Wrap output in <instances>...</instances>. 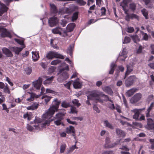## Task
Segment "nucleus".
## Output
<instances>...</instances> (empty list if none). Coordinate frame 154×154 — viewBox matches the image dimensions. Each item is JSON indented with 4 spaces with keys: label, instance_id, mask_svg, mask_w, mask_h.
I'll return each instance as SVG.
<instances>
[{
    "label": "nucleus",
    "instance_id": "obj_1",
    "mask_svg": "<svg viewBox=\"0 0 154 154\" xmlns=\"http://www.w3.org/2000/svg\"><path fill=\"white\" fill-rule=\"evenodd\" d=\"M45 120L44 122L42 121V120L38 117H36L35 120H34L35 125H31L29 124H27L26 127L27 129L30 131H32L35 129L37 130H39L42 128L45 127L46 125H48L50 124L51 121L48 120L47 119H44Z\"/></svg>",
    "mask_w": 154,
    "mask_h": 154
},
{
    "label": "nucleus",
    "instance_id": "obj_2",
    "mask_svg": "<svg viewBox=\"0 0 154 154\" xmlns=\"http://www.w3.org/2000/svg\"><path fill=\"white\" fill-rule=\"evenodd\" d=\"M60 101L57 99H55L53 101L54 105L51 106L50 108L46 111L45 113L43 114L42 116L43 119L50 120L51 122L54 119H50L52 116L54 114V112L57 111L58 109Z\"/></svg>",
    "mask_w": 154,
    "mask_h": 154
},
{
    "label": "nucleus",
    "instance_id": "obj_3",
    "mask_svg": "<svg viewBox=\"0 0 154 154\" xmlns=\"http://www.w3.org/2000/svg\"><path fill=\"white\" fill-rule=\"evenodd\" d=\"M104 97L105 101H109L113 103V101L109 99L107 95H105L103 92L97 90H94L90 92L88 96V99H91L92 98H95V99L98 101L102 102L103 101L100 98V97Z\"/></svg>",
    "mask_w": 154,
    "mask_h": 154
},
{
    "label": "nucleus",
    "instance_id": "obj_4",
    "mask_svg": "<svg viewBox=\"0 0 154 154\" xmlns=\"http://www.w3.org/2000/svg\"><path fill=\"white\" fill-rule=\"evenodd\" d=\"M69 70V66L66 64L65 67L61 69L60 70L59 72L60 74V77L58 78V80L60 82H61L68 79L69 75L67 72L65 70Z\"/></svg>",
    "mask_w": 154,
    "mask_h": 154
},
{
    "label": "nucleus",
    "instance_id": "obj_5",
    "mask_svg": "<svg viewBox=\"0 0 154 154\" xmlns=\"http://www.w3.org/2000/svg\"><path fill=\"white\" fill-rule=\"evenodd\" d=\"M105 143L104 145L105 148L108 149L112 148L119 144L120 143V140L116 141L114 143H111L110 138L109 137H106L105 139Z\"/></svg>",
    "mask_w": 154,
    "mask_h": 154
},
{
    "label": "nucleus",
    "instance_id": "obj_6",
    "mask_svg": "<svg viewBox=\"0 0 154 154\" xmlns=\"http://www.w3.org/2000/svg\"><path fill=\"white\" fill-rule=\"evenodd\" d=\"M46 57L48 59H52L54 58H60L63 59L64 58L63 55L54 51H50L48 53L46 56Z\"/></svg>",
    "mask_w": 154,
    "mask_h": 154
},
{
    "label": "nucleus",
    "instance_id": "obj_7",
    "mask_svg": "<svg viewBox=\"0 0 154 154\" xmlns=\"http://www.w3.org/2000/svg\"><path fill=\"white\" fill-rule=\"evenodd\" d=\"M0 35L2 37H8L11 38V35L10 32L7 29L3 28H0Z\"/></svg>",
    "mask_w": 154,
    "mask_h": 154
},
{
    "label": "nucleus",
    "instance_id": "obj_8",
    "mask_svg": "<svg viewBox=\"0 0 154 154\" xmlns=\"http://www.w3.org/2000/svg\"><path fill=\"white\" fill-rule=\"evenodd\" d=\"M145 128L149 130H154V122L152 119H147V125H146Z\"/></svg>",
    "mask_w": 154,
    "mask_h": 154
},
{
    "label": "nucleus",
    "instance_id": "obj_9",
    "mask_svg": "<svg viewBox=\"0 0 154 154\" xmlns=\"http://www.w3.org/2000/svg\"><path fill=\"white\" fill-rule=\"evenodd\" d=\"M135 79V77L134 76H130L125 81V85L126 86L129 87L132 85Z\"/></svg>",
    "mask_w": 154,
    "mask_h": 154
},
{
    "label": "nucleus",
    "instance_id": "obj_10",
    "mask_svg": "<svg viewBox=\"0 0 154 154\" xmlns=\"http://www.w3.org/2000/svg\"><path fill=\"white\" fill-rule=\"evenodd\" d=\"M142 94L140 93L136 94L131 99L130 102L132 103H134L139 101L142 97Z\"/></svg>",
    "mask_w": 154,
    "mask_h": 154
},
{
    "label": "nucleus",
    "instance_id": "obj_11",
    "mask_svg": "<svg viewBox=\"0 0 154 154\" xmlns=\"http://www.w3.org/2000/svg\"><path fill=\"white\" fill-rule=\"evenodd\" d=\"M42 79L41 78H39L38 79L33 82L32 84L35 87L37 90H39L41 87Z\"/></svg>",
    "mask_w": 154,
    "mask_h": 154
},
{
    "label": "nucleus",
    "instance_id": "obj_12",
    "mask_svg": "<svg viewBox=\"0 0 154 154\" xmlns=\"http://www.w3.org/2000/svg\"><path fill=\"white\" fill-rule=\"evenodd\" d=\"M125 13L126 14L125 19L127 21H129L130 19H138V16L135 14H129L128 13V11Z\"/></svg>",
    "mask_w": 154,
    "mask_h": 154
},
{
    "label": "nucleus",
    "instance_id": "obj_13",
    "mask_svg": "<svg viewBox=\"0 0 154 154\" xmlns=\"http://www.w3.org/2000/svg\"><path fill=\"white\" fill-rule=\"evenodd\" d=\"M131 0H123L120 3V6L122 7L125 13L128 11V10L126 9L128 6V4L130 2Z\"/></svg>",
    "mask_w": 154,
    "mask_h": 154
},
{
    "label": "nucleus",
    "instance_id": "obj_14",
    "mask_svg": "<svg viewBox=\"0 0 154 154\" xmlns=\"http://www.w3.org/2000/svg\"><path fill=\"white\" fill-rule=\"evenodd\" d=\"M8 8L4 4L0 2V16H1L5 13L6 12Z\"/></svg>",
    "mask_w": 154,
    "mask_h": 154
},
{
    "label": "nucleus",
    "instance_id": "obj_15",
    "mask_svg": "<svg viewBox=\"0 0 154 154\" xmlns=\"http://www.w3.org/2000/svg\"><path fill=\"white\" fill-rule=\"evenodd\" d=\"M58 21V20L57 17H53L49 19L48 23L50 26L52 27L55 25Z\"/></svg>",
    "mask_w": 154,
    "mask_h": 154
},
{
    "label": "nucleus",
    "instance_id": "obj_16",
    "mask_svg": "<svg viewBox=\"0 0 154 154\" xmlns=\"http://www.w3.org/2000/svg\"><path fill=\"white\" fill-rule=\"evenodd\" d=\"M127 53V49L125 48H123L122 53L119 56L118 59L122 61L125 60V59L127 57V56L126 55Z\"/></svg>",
    "mask_w": 154,
    "mask_h": 154
},
{
    "label": "nucleus",
    "instance_id": "obj_17",
    "mask_svg": "<svg viewBox=\"0 0 154 154\" xmlns=\"http://www.w3.org/2000/svg\"><path fill=\"white\" fill-rule=\"evenodd\" d=\"M116 133L117 135L119 137H124L126 135L125 132L118 128H117L116 129Z\"/></svg>",
    "mask_w": 154,
    "mask_h": 154
},
{
    "label": "nucleus",
    "instance_id": "obj_18",
    "mask_svg": "<svg viewBox=\"0 0 154 154\" xmlns=\"http://www.w3.org/2000/svg\"><path fill=\"white\" fill-rule=\"evenodd\" d=\"M63 29L60 27H57L52 29V32L54 34H59L60 36H62V32Z\"/></svg>",
    "mask_w": 154,
    "mask_h": 154
},
{
    "label": "nucleus",
    "instance_id": "obj_19",
    "mask_svg": "<svg viewBox=\"0 0 154 154\" xmlns=\"http://www.w3.org/2000/svg\"><path fill=\"white\" fill-rule=\"evenodd\" d=\"M3 53L5 54L6 56L8 57H11L13 54L11 51L8 48H4L2 49Z\"/></svg>",
    "mask_w": 154,
    "mask_h": 154
},
{
    "label": "nucleus",
    "instance_id": "obj_20",
    "mask_svg": "<svg viewBox=\"0 0 154 154\" xmlns=\"http://www.w3.org/2000/svg\"><path fill=\"white\" fill-rule=\"evenodd\" d=\"M27 93L30 94V97L26 99V100L29 102L33 101L35 98H38L39 96V95H37L33 93H30L29 92H27Z\"/></svg>",
    "mask_w": 154,
    "mask_h": 154
},
{
    "label": "nucleus",
    "instance_id": "obj_21",
    "mask_svg": "<svg viewBox=\"0 0 154 154\" xmlns=\"http://www.w3.org/2000/svg\"><path fill=\"white\" fill-rule=\"evenodd\" d=\"M138 89L134 88L131 89L128 91L126 93V95L127 96L130 97L134 93L137 91Z\"/></svg>",
    "mask_w": 154,
    "mask_h": 154
},
{
    "label": "nucleus",
    "instance_id": "obj_22",
    "mask_svg": "<svg viewBox=\"0 0 154 154\" xmlns=\"http://www.w3.org/2000/svg\"><path fill=\"white\" fill-rule=\"evenodd\" d=\"M102 89L104 92L107 93L109 94L112 95L113 93V92L112 89L109 86L103 87Z\"/></svg>",
    "mask_w": 154,
    "mask_h": 154
},
{
    "label": "nucleus",
    "instance_id": "obj_23",
    "mask_svg": "<svg viewBox=\"0 0 154 154\" xmlns=\"http://www.w3.org/2000/svg\"><path fill=\"white\" fill-rule=\"evenodd\" d=\"M32 58L33 61L35 62L39 58L38 51H32Z\"/></svg>",
    "mask_w": 154,
    "mask_h": 154
},
{
    "label": "nucleus",
    "instance_id": "obj_24",
    "mask_svg": "<svg viewBox=\"0 0 154 154\" xmlns=\"http://www.w3.org/2000/svg\"><path fill=\"white\" fill-rule=\"evenodd\" d=\"M139 109H134L131 110V111L134 113V114L133 116V118L136 120H138L139 117V115L140 113L139 112Z\"/></svg>",
    "mask_w": 154,
    "mask_h": 154
},
{
    "label": "nucleus",
    "instance_id": "obj_25",
    "mask_svg": "<svg viewBox=\"0 0 154 154\" xmlns=\"http://www.w3.org/2000/svg\"><path fill=\"white\" fill-rule=\"evenodd\" d=\"M73 85L74 88L75 89L80 88L82 87V83L79 81V79L75 80Z\"/></svg>",
    "mask_w": 154,
    "mask_h": 154
},
{
    "label": "nucleus",
    "instance_id": "obj_26",
    "mask_svg": "<svg viewBox=\"0 0 154 154\" xmlns=\"http://www.w3.org/2000/svg\"><path fill=\"white\" fill-rule=\"evenodd\" d=\"M39 106V104L36 102L34 103L31 106L27 107L28 110H34L37 109Z\"/></svg>",
    "mask_w": 154,
    "mask_h": 154
},
{
    "label": "nucleus",
    "instance_id": "obj_27",
    "mask_svg": "<svg viewBox=\"0 0 154 154\" xmlns=\"http://www.w3.org/2000/svg\"><path fill=\"white\" fill-rule=\"evenodd\" d=\"M33 115L32 113L30 112H27L24 114L23 118L24 119H27V120L29 121L31 120L32 118L33 117Z\"/></svg>",
    "mask_w": 154,
    "mask_h": 154
},
{
    "label": "nucleus",
    "instance_id": "obj_28",
    "mask_svg": "<svg viewBox=\"0 0 154 154\" xmlns=\"http://www.w3.org/2000/svg\"><path fill=\"white\" fill-rule=\"evenodd\" d=\"M25 46H23L22 48H18L15 47H13L12 48V50H13V51L15 52L16 54H18L19 53L22 51L23 49L25 48Z\"/></svg>",
    "mask_w": 154,
    "mask_h": 154
},
{
    "label": "nucleus",
    "instance_id": "obj_29",
    "mask_svg": "<svg viewBox=\"0 0 154 154\" xmlns=\"http://www.w3.org/2000/svg\"><path fill=\"white\" fill-rule=\"evenodd\" d=\"M66 132L68 134L70 133H75V130L73 127L69 126L66 128Z\"/></svg>",
    "mask_w": 154,
    "mask_h": 154
},
{
    "label": "nucleus",
    "instance_id": "obj_30",
    "mask_svg": "<svg viewBox=\"0 0 154 154\" xmlns=\"http://www.w3.org/2000/svg\"><path fill=\"white\" fill-rule=\"evenodd\" d=\"M127 71L125 73V76L124 79H125L126 76H127L132 71L133 68L132 66H129L128 65L127 66Z\"/></svg>",
    "mask_w": 154,
    "mask_h": 154
},
{
    "label": "nucleus",
    "instance_id": "obj_31",
    "mask_svg": "<svg viewBox=\"0 0 154 154\" xmlns=\"http://www.w3.org/2000/svg\"><path fill=\"white\" fill-rule=\"evenodd\" d=\"M104 125L111 129H113L114 127L110 123L108 120H105L104 121Z\"/></svg>",
    "mask_w": 154,
    "mask_h": 154
},
{
    "label": "nucleus",
    "instance_id": "obj_32",
    "mask_svg": "<svg viewBox=\"0 0 154 154\" xmlns=\"http://www.w3.org/2000/svg\"><path fill=\"white\" fill-rule=\"evenodd\" d=\"M145 2V5L148 7H150L152 5V3L154 2V0H143Z\"/></svg>",
    "mask_w": 154,
    "mask_h": 154
},
{
    "label": "nucleus",
    "instance_id": "obj_33",
    "mask_svg": "<svg viewBox=\"0 0 154 154\" xmlns=\"http://www.w3.org/2000/svg\"><path fill=\"white\" fill-rule=\"evenodd\" d=\"M75 26V24L74 23L69 24L67 26V30L69 32H71L73 31Z\"/></svg>",
    "mask_w": 154,
    "mask_h": 154
},
{
    "label": "nucleus",
    "instance_id": "obj_34",
    "mask_svg": "<svg viewBox=\"0 0 154 154\" xmlns=\"http://www.w3.org/2000/svg\"><path fill=\"white\" fill-rule=\"evenodd\" d=\"M51 98V97L45 95H43L41 97L42 99L44 100L46 104L50 100Z\"/></svg>",
    "mask_w": 154,
    "mask_h": 154
},
{
    "label": "nucleus",
    "instance_id": "obj_35",
    "mask_svg": "<svg viewBox=\"0 0 154 154\" xmlns=\"http://www.w3.org/2000/svg\"><path fill=\"white\" fill-rule=\"evenodd\" d=\"M74 48V45H70L68 47L67 50V52L69 54L70 56H72V51Z\"/></svg>",
    "mask_w": 154,
    "mask_h": 154
},
{
    "label": "nucleus",
    "instance_id": "obj_36",
    "mask_svg": "<svg viewBox=\"0 0 154 154\" xmlns=\"http://www.w3.org/2000/svg\"><path fill=\"white\" fill-rule=\"evenodd\" d=\"M54 78V77L53 76H51L47 79L43 83L44 85H46L47 84L51 83L52 81Z\"/></svg>",
    "mask_w": 154,
    "mask_h": 154
},
{
    "label": "nucleus",
    "instance_id": "obj_37",
    "mask_svg": "<svg viewBox=\"0 0 154 154\" xmlns=\"http://www.w3.org/2000/svg\"><path fill=\"white\" fill-rule=\"evenodd\" d=\"M116 66V65L114 63H111L110 65V70L109 72L110 74H113Z\"/></svg>",
    "mask_w": 154,
    "mask_h": 154
},
{
    "label": "nucleus",
    "instance_id": "obj_38",
    "mask_svg": "<svg viewBox=\"0 0 154 154\" xmlns=\"http://www.w3.org/2000/svg\"><path fill=\"white\" fill-rule=\"evenodd\" d=\"M64 115V114L62 113H58L56 114L55 117L54 118L55 119H60L61 120Z\"/></svg>",
    "mask_w": 154,
    "mask_h": 154
},
{
    "label": "nucleus",
    "instance_id": "obj_39",
    "mask_svg": "<svg viewBox=\"0 0 154 154\" xmlns=\"http://www.w3.org/2000/svg\"><path fill=\"white\" fill-rule=\"evenodd\" d=\"M77 112L78 111L75 107L73 106H71L70 111L69 112L70 113L74 114L77 113Z\"/></svg>",
    "mask_w": 154,
    "mask_h": 154
},
{
    "label": "nucleus",
    "instance_id": "obj_40",
    "mask_svg": "<svg viewBox=\"0 0 154 154\" xmlns=\"http://www.w3.org/2000/svg\"><path fill=\"white\" fill-rule=\"evenodd\" d=\"M70 106L69 103L66 101H63L61 103V106L65 108H67Z\"/></svg>",
    "mask_w": 154,
    "mask_h": 154
},
{
    "label": "nucleus",
    "instance_id": "obj_41",
    "mask_svg": "<svg viewBox=\"0 0 154 154\" xmlns=\"http://www.w3.org/2000/svg\"><path fill=\"white\" fill-rule=\"evenodd\" d=\"M141 12L143 16L145 17L146 19H148V12L147 10L145 9H143L141 10Z\"/></svg>",
    "mask_w": 154,
    "mask_h": 154
},
{
    "label": "nucleus",
    "instance_id": "obj_42",
    "mask_svg": "<svg viewBox=\"0 0 154 154\" xmlns=\"http://www.w3.org/2000/svg\"><path fill=\"white\" fill-rule=\"evenodd\" d=\"M51 10L54 13H56L57 12L56 6L53 4H50Z\"/></svg>",
    "mask_w": 154,
    "mask_h": 154
},
{
    "label": "nucleus",
    "instance_id": "obj_43",
    "mask_svg": "<svg viewBox=\"0 0 154 154\" xmlns=\"http://www.w3.org/2000/svg\"><path fill=\"white\" fill-rule=\"evenodd\" d=\"M66 148V144H63L60 146V152L61 153H63L64 152Z\"/></svg>",
    "mask_w": 154,
    "mask_h": 154
},
{
    "label": "nucleus",
    "instance_id": "obj_44",
    "mask_svg": "<svg viewBox=\"0 0 154 154\" xmlns=\"http://www.w3.org/2000/svg\"><path fill=\"white\" fill-rule=\"evenodd\" d=\"M72 101L73 104L77 107H79L81 105L80 103L79 102V101L77 99H75L72 100Z\"/></svg>",
    "mask_w": 154,
    "mask_h": 154
},
{
    "label": "nucleus",
    "instance_id": "obj_45",
    "mask_svg": "<svg viewBox=\"0 0 154 154\" xmlns=\"http://www.w3.org/2000/svg\"><path fill=\"white\" fill-rule=\"evenodd\" d=\"M76 2L80 6H84L86 4V2L83 0H77Z\"/></svg>",
    "mask_w": 154,
    "mask_h": 154
},
{
    "label": "nucleus",
    "instance_id": "obj_46",
    "mask_svg": "<svg viewBox=\"0 0 154 154\" xmlns=\"http://www.w3.org/2000/svg\"><path fill=\"white\" fill-rule=\"evenodd\" d=\"M61 61L60 60H56L52 61L51 62V64L53 65H56L61 62Z\"/></svg>",
    "mask_w": 154,
    "mask_h": 154
},
{
    "label": "nucleus",
    "instance_id": "obj_47",
    "mask_svg": "<svg viewBox=\"0 0 154 154\" xmlns=\"http://www.w3.org/2000/svg\"><path fill=\"white\" fill-rule=\"evenodd\" d=\"M14 40L16 42H17L18 44L22 46L23 47V46H25V45H24V42L23 40L16 38H15Z\"/></svg>",
    "mask_w": 154,
    "mask_h": 154
},
{
    "label": "nucleus",
    "instance_id": "obj_48",
    "mask_svg": "<svg viewBox=\"0 0 154 154\" xmlns=\"http://www.w3.org/2000/svg\"><path fill=\"white\" fill-rule=\"evenodd\" d=\"M136 8L135 4L134 3H132L129 5V8L132 11H134Z\"/></svg>",
    "mask_w": 154,
    "mask_h": 154
},
{
    "label": "nucleus",
    "instance_id": "obj_49",
    "mask_svg": "<svg viewBox=\"0 0 154 154\" xmlns=\"http://www.w3.org/2000/svg\"><path fill=\"white\" fill-rule=\"evenodd\" d=\"M78 17V14L77 12H75L74 13L72 17V21L76 20Z\"/></svg>",
    "mask_w": 154,
    "mask_h": 154
},
{
    "label": "nucleus",
    "instance_id": "obj_50",
    "mask_svg": "<svg viewBox=\"0 0 154 154\" xmlns=\"http://www.w3.org/2000/svg\"><path fill=\"white\" fill-rule=\"evenodd\" d=\"M131 37L135 43H136L137 42L139 41V39L138 36L136 35H132L131 36Z\"/></svg>",
    "mask_w": 154,
    "mask_h": 154
},
{
    "label": "nucleus",
    "instance_id": "obj_51",
    "mask_svg": "<svg viewBox=\"0 0 154 154\" xmlns=\"http://www.w3.org/2000/svg\"><path fill=\"white\" fill-rule=\"evenodd\" d=\"M141 34L143 37V39L144 40H147L148 37L147 34L143 32H141Z\"/></svg>",
    "mask_w": 154,
    "mask_h": 154
},
{
    "label": "nucleus",
    "instance_id": "obj_52",
    "mask_svg": "<svg viewBox=\"0 0 154 154\" xmlns=\"http://www.w3.org/2000/svg\"><path fill=\"white\" fill-rule=\"evenodd\" d=\"M130 41L131 39L130 38L128 37H125L123 43L124 44L128 43L130 42Z\"/></svg>",
    "mask_w": 154,
    "mask_h": 154
},
{
    "label": "nucleus",
    "instance_id": "obj_53",
    "mask_svg": "<svg viewBox=\"0 0 154 154\" xmlns=\"http://www.w3.org/2000/svg\"><path fill=\"white\" fill-rule=\"evenodd\" d=\"M26 73L27 74H30L32 72V70L31 67L26 68L25 70Z\"/></svg>",
    "mask_w": 154,
    "mask_h": 154
},
{
    "label": "nucleus",
    "instance_id": "obj_54",
    "mask_svg": "<svg viewBox=\"0 0 154 154\" xmlns=\"http://www.w3.org/2000/svg\"><path fill=\"white\" fill-rule=\"evenodd\" d=\"M126 31L129 33H132L134 31V29L133 27H130L126 29Z\"/></svg>",
    "mask_w": 154,
    "mask_h": 154
},
{
    "label": "nucleus",
    "instance_id": "obj_55",
    "mask_svg": "<svg viewBox=\"0 0 154 154\" xmlns=\"http://www.w3.org/2000/svg\"><path fill=\"white\" fill-rule=\"evenodd\" d=\"M72 81H69L66 83L64 84V86L66 87L67 89H70V86L71 84H72Z\"/></svg>",
    "mask_w": 154,
    "mask_h": 154
},
{
    "label": "nucleus",
    "instance_id": "obj_56",
    "mask_svg": "<svg viewBox=\"0 0 154 154\" xmlns=\"http://www.w3.org/2000/svg\"><path fill=\"white\" fill-rule=\"evenodd\" d=\"M101 15H105L106 14V9L105 7H102L101 9Z\"/></svg>",
    "mask_w": 154,
    "mask_h": 154
},
{
    "label": "nucleus",
    "instance_id": "obj_57",
    "mask_svg": "<svg viewBox=\"0 0 154 154\" xmlns=\"http://www.w3.org/2000/svg\"><path fill=\"white\" fill-rule=\"evenodd\" d=\"M61 120L60 119H57V120L54 121V123L57 126L59 125L61 123Z\"/></svg>",
    "mask_w": 154,
    "mask_h": 154
},
{
    "label": "nucleus",
    "instance_id": "obj_58",
    "mask_svg": "<svg viewBox=\"0 0 154 154\" xmlns=\"http://www.w3.org/2000/svg\"><path fill=\"white\" fill-rule=\"evenodd\" d=\"M55 67L54 66L50 67L48 69V72L50 73H52L54 72L55 70Z\"/></svg>",
    "mask_w": 154,
    "mask_h": 154
},
{
    "label": "nucleus",
    "instance_id": "obj_59",
    "mask_svg": "<svg viewBox=\"0 0 154 154\" xmlns=\"http://www.w3.org/2000/svg\"><path fill=\"white\" fill-rule=\"evenodd\" d=\"M108 107L112 110H114L115 109L114 104L112 103H109L108 104Z\"/></svg>",
    "mask_w": 154,
    "mask_h": 154
},
{
    "label": "nucleus",
    "instance_id": "obj_60",
    "mask_svg": "<svg viewBox=\"0 0 154 154\" xmlns=\"http://www.w3.org/2000/svg\"><path fill=\"white\" fill-rule=\"evenodd\" d=\"M67 121L69 123L72 124V125H77V123L73 121H71L69 119H66Z\"/></svg>",
    "mask_w": 154,
    "mask_h": 154
},
{
    "label": "nucleus",
    "instance_id": "obj_61",
    "mask_svg": "<svg viewBox=\"0 0 154 154\" xmlns=\"http://www.w3.org/2000/svg\"><path fill=\"white\" fill-rule=\"evenodd\" d=\"M47 93H51L54 94L55 93V91L52 90L47 88L46 89V94Z\"/></svg>",
    "mask_w": 154,
    "mask_h": 154
},
{
    "label": "nucleus",
    "instance_id": "obj_62",
    "mask_svg": "<svg viewBox=\"0 0 154 154\" xmlns=\"http://www.w3.org/2000/svg\"><path fill=\"white\" fill-rule=\"evenodd\" d=\"M60 23L61 25H62L64 27L66 26L67 22L65 20L63 19L61 20Z\"/></svg>",
    "mask_w": 154,
    "mask_h": 154
},
{
    "label": "nucleus",
    "instance_id": "obj_63",
    "mask_svg": "<svg viewBox=\"0 0 154 154\" xmlns=\"http://www.w3.org/2000/svg\"><path fill=\"white\" fill-rule=\"evenodd\" d=\"M4 91L6 93H8V94H10V90L7 86L4 88Z\"/></svg>",
    "mask_w": 154,
    "mask_h": 154
},
{
    "label": "nucleus",
    "instance_id": "obj_64",
    "mask_svg": "<svg viewBox=\"0 0 154 154\" xmlns=\"http://www.w3.org/2000/svg\"><path fill=\"white\" fill-rule=\"evenodd\" d=\"M102 154H114L112 151H104Z\"/></svg>",
    "mask_w": 154,
    "mask_h": 154
}]
</instances>
